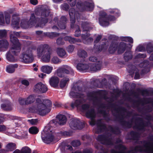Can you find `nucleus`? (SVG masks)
Segmentation results:
<instances>
[{
    "instance_id": "obj_1",
    "label": "nucleus",
    "mask_w": 153,
    "mask_h": 153,
    "mask_svg": "<svg viewBox=\"0 0 153 153\" xmlns=\"http://www.w3.org/2000/svg\"><path fill=\"white\" fill-rule=\"evenodd\" d=\"M85 102V101L83 98L79 97L76 99L74 102L71 104V106L73 108L76 106L78 109L82 112L86 111V116L91 119V121L90 122V125H94L95 123V121L93 119L95 116L94 110L93 109L88 110L89 106L87 104H83Z\"/></svg>"
},
{
    "instance_id": "obj_2",
    "label": "nucleus",
    "mask_w": 153,
    "mask_h": 153,
    "mask_svg": "<svg viewBox=\"0 0 153 153\" xmlns=\"http://www.w3.org/2000/svg\"><path fill=\"white\" fill-rule=\"evenodd\" d=\"M49 10H43L42 13L41 19H38V17L36 19L34 16L32 14L28 23L22 22L21 24V27L25 29L28 28L35 25V24L37 23L39 24L38 26L42 27L48 22L47 17L49 15Z\"/></svg>"
},
{
    "instance_id": "obj_3",
    "label": "nucleus",
    "mask_w": 153,
    "mask_h": 153,
    "mask_svg": "<svg viewBox=\"0 0 153 153\" xmlns=\"http://www.w3.org/2000/svg\"><path fill=\"white\" fill-rule=\"evenodd\" d=\"M20 35L18 32H11L10 35L11 42L13 43V45L7 53V59L9 61L13 62L15 61L14 55H17L20 51V44L16 38Z\"/></svg>"
},
{
    "instance_id": "obj_4",
    "label": "nucleus",
    "mask_w": 153,
    "mask_h": 153,
    "mask_svg": "<svg viewBox=\"0 0 153 153\" xmlns=\"http://www.w3.org/2000/svg\"><path fill=\"white\" fill-rule=\"evenodd\" d=\"M70 94L71 96L85 95H89L90 96H105L109 94L108 92L106 91H99L95 92H90L87 88L77 87L75 89L74 88H72Z\"/></svg>"
},
{
    "instance_id": "obj_5",
    "label": "nucleus",
    "mask_w": 153,
    "mask_h": 153,
    "mask_svg": "<svg viewBox=\"0 0 153 153\" xmlns=\"http://www.w3.org/2000/svg\"><path fill=\"white\" fill-rule=\"evenodd\" d=\"M36 102L38 104L37 110L39 114L44 115L50 111V108L52 105L50 100L46 99L42 101L40 99L37 98Z\"/></svg>"
},
{
    "instance_id": "obj_6",
    "label": "nucleus",
    "mask_w": 153,
    "mask_h": 153,
    "mask_svg": "<svg viewBox=\"0 0 153 153\" xmlns=\"http://www.w3.org/2000/svg\"><path fill=\"white\" fill-rule=\"evenodd\" d=\"M143 146H136L134 149L131 150L132 153H136L137 152H143L144 153H153V143H148L143 142L142 143Z\"/></svg>"
},
{
    "instance_id": "obj_7",
    "label": "nucleus",
    "mask_w": 153,
    "mask_h": 153,
    "mask_svg": "<svg viewBox=\"0 0 153 153\" xmlns=\"http://www.w3.org/2000/svg\"><path fill=\"white\" fill-rule=\"evenodd\" d=\"M55 134L51 129L45 127L42 133V138L46 143H49L52 141L55 138Z\"/></svg>"
},
{
    "instance_id": "obj_8",
    "label": "nucleus",
    "mask_w": 153,
    "mask_h": 153,
    "mask_svg": "<svg viewBox=\"0 0 153 153\" xmlns=\"http://www.w3.org/2000/svg\"><path fill=\"white\" fill-rule=\"evenodd\" d=\"M127 47L126 44L123 42H120L118 46V44L116 42H113L110 45L108 51L110 53H114L118 49L119 53H123Z\"/></svg>"
},
{
    "instance_id": "obj_9",
    "label": "nucleus",
    "mask_w": 153,
    "mask_h": 153,
    "mask_svg": "<svg viewBox=\"0 0 153 153\" xmlns=\"http://www.w3.org/2000/svg\"><path fill=\"white\" fill-rule=\"evenodd\" d=\"M116 19L115 17L112 16H110L109 17L105 12H102L99 18L100 24L103 26H106L109 24V21H114Z\"/></svg>"
},
{
    "instance_id": "obj_10",
    "label": "nucleus",
    "mask_w": 153,
    "mask_h": 153,
    "mask_svg": "<svg viewBox=\"0 0 153 153\" xmlns=\"http://www.w3.org/2000/svg\"><path fill=\"white\" fill-rule=\"evenodd\" d=\"M48 90L47 86L41 82L35 85L33 88V91L36 93L41 94L46 92Z\"/></svg>"
},
{
    "instance_id": "obj_11",
    "label": "nucleus",
    "mask_w": 153,
    "mask_h": 153,
    "mask_svg": "<svg viewBox=\"0 0 153 153\" xmlns=\"http://www.w3.org/2000/svg\"><path fill=\"white\" fill-rule=\"evenodd\" d=\"M20 58L24 62L28 63L32 62L33 58L31 51L27 50L23 52L20 56Z\"/></svg>"
},
{
    "instance_id": "obj_12",
    "label": "nucleus",
    "mask_w": 153,
    "mask_h": 153,
    "mask_svg": "<svg viewBox=\"0 0 153 153\" xmlns=\"http://www.w3.org/2000/svg\"><path fill=\"white\" fill-rule=\"evenodd\" d=\"M76 7L80 10L91 11L94 8V5L92 3H89L86 2L84 4L81 2H79L77 3L76 4Z\"/></svg>"
},
{
    "instance_id": "obj_13",
    "label": "nucleus",
    "mask_w": 153,
    "mask_h": 153,
    "mask_svg": "<svg viewBox=\"0 0 153 153\" xmlns=\"http://www.w3.org/2000/svg\"><path fill=\"white\" fill-rule=\"evenodd\" d=\"M140 68H142L141 72H140L141 75L146 74L150 71L151 65L147 61H145L141 63L139 65Z\"/></svg>"
},
{
    "instance_id": "obj_14",
    "label": "nucleus",
    "mask_w": 153,
    "mask_h": 153,
    "mask_svg": "<svg viewBox=\"0 0 153 153\" xmlns=\"http://www.w3.org/2000/svg\"><path fill=\"white\" fill-rule=\"evenodd\" d=\"M69 125L70 127L74 129H81L83 127V124L79 120L74 119L70 122Z\"/></svg>"
},
{
    "instance_id": "obj_15",
    "label": "nucleus",
    "mask_w": 153,
    "mask_h": 153,
    "mask_svg": "<svg viewBox=\"0 0 153 153\" xmlns=\"http://www.w3.org/2000/svg\"><path fill=\"white\" fill-rule=\"evenodd\" d=\"M6 34L5 30H0V38L4 36ZM8 44L6 40H0V50L2 51L7 48Z\"/></svg>"
},
{
    "instance_id": "obj_16",
    "label": "nucleus",
    "mask_w": 153,
    "mask_h": 153,
    "mask_svg": "<svg viewBox=\"0 0 153 153\" xmlns=\"http://www.w3.org/2000/svg\"><path fill=\"white\" fill-rule=\"evenodd\" d=\"M117 151L112 150L111 153H128L127 151L126 147L121 143H119L116 148Z\"/></svg>"
},
{
    "instance_id": "obj_17",
    "label": "nucleus",
    "mask_w": 153,
    "mask_h": 153,
    "mask_svg": "<svg viewBox=\"0 0 153 153\" xmlns=\"http://www.w3.org/2000/svg\"><path fill=\"white\" fill-rule=\"evenodd\" d=\"M59 82V78L56 76H52L50 79L49 82L50 85L52 87H56L58 86Z\"/></svg>"
},
{
    "instance_id": "obj_18",
    "label": "nucleus",
    "mask_w": 153,
    "mask_h": 153,
    "mask_svg": "<svg viewBox=\"0 0 153 153\" xmlns=\"http://www.w3.org/2000/svg\"><path fill=\"white\" fill-rule=\"evenodd\" d=\"M51 52L48 49L45 52L42 58V61L45 62H48L50 60V55Z\"/></svg>"
},
{
    "instance_id": "obj_19",
    "label": "nucleus",
    "mask_w": 153,
    "mask_h": 153,
    "mask_svg": "<svg viewBox=\"0 0 153 153\" xmlns=\"http://www.w3.org/2000/svg\"><path fill=\"white\" fill-rule=\"evenodd\" d=\"M53 69V68L52 66L48 65L42 66L41 68V71L47 74L51 73Z\"/></svg>"
},
{
    "instance_id": "obj_20",
    "label": "nucleus",
    "mask_w": 153,
    "mask_h": 153,
    "mask_svg": "<svg viewBox=\"0 0 153 153\" xmlns=\"http://www.w3.org/2000/svg\"><path fill=\"white\" fill-rule=\"evenodd\" d=\"M48 50L45 46L41 45L39 47L37 50V55L39 57H41L42 55L44 54L45 52Z\"/></svg>"
},
{
    "instance_id": "obj_21",
    "label": "nucleus",
    "mask_w": 153,
    "mask_h": 153,
    "mask_svg": "<svg viewBox=\"0 0 153 153\" xmlns=\"http://www.w3.org/2000/svg\"><path fill=\"white\" fill-rule=\"evenodd\" d=\"M147 51L148 53H150L153 52L151 54L150 57L149 59L150 60H153V42H150L147 45Z\"/></svg>"
},
{
    "instance_id": "obj_22",
    "label": "nucleus",
    "mask_w": 153,
    "mask_h": 153,
    "mask_svg": "<svg viewBox=\"0 0 153 153\" xmlns=\"http://www.w3.org/2000/svg\"><path fill=\"white\" fill-rule=\"evenodd\" d=\"M56 120L60 125H63L66 122V117L64 115L59 114L56 117Z\"/></svg>"
},
{
    "instance_id": "obj_23",
    "label": "nucleus",
    "mask_w": 153,
    "mask_h": 153,
    "mask_svg": "<svg viewBox=\"0 0 153 153\" xmlns=\"http://www.w3.org/2000/svg\"><path fill=\"white\" fill-rule=\"evenodd\" d=\"M98 140L102 141H104V142L102 143L103 144L111 145L112 143L111 140L104 137L102 135L99 136L98 137Z\"/></svg>"
},
{
    "instance_id": "obj_24",
    "label": "nucleus",
    "mask_w": 153,
    "mask_h": 153,
    "mask_svg": "<svg viewBox=\"0 0 153 153\" xmlns=\"http://www.w3.org/2000/svg\"><path fill=\"white\" fill-rule=\"evenodd\" d=\"M89 66L91 71H96L100 70L101 67V62H99L98 63L97 65L95 64H93Z\"/></svg>"
},
{
    "instance_id": "obj_25",
    "label": "nucleus",
    "mask_w": 153,
    "mask_h": 153,
    "mask_svg": "<svg viewBox=\"0 0 153 153\" xmlns=\"http://www.w3.org/2000/svg\"><path fill=\"white\" fill-rule=\"evenodd\" d=\"M69 15L70 16L71 23L74 24L75 20V10L74 8H71L69 10Z\"/></svg>"
},
{
    "instance_id": "obj_26",
    "label": "nucleus",
    "mask_w": 153,
    "mask_h": 153,
    "mask_svg": "<svg viewBox=\"0 0 153 153\" xmlns=\"http://www.w3.org/2000/svg\"><path fill=\"white\" fill-rule=\"evenodd\" d=\"M89 68V66L88 65L81 62L79 63L77 66V69L81 71L85 70Z\"/></svg>"
},
{
    "instance_id": "obj_27",
    "label": "nucleus",
    "mask_w": 153,
    "mask_h": 153,
    "mask_svg": "<svg viewBox=\"0 0 153 153\" xmlns=\"http://www.w3.org/2000/svg\"><path fill=\"white\" fill-rule=\"evenodd\" d=\"M89 36L88 34H87L86 36L85 34H83L82 35V37L83 42L85 44H87L92 42L93 39L91 38H88Z\"/></svg>"
},
{
    "instance_id": "obj_28",
    "label": "nucleus",
    "mask_w": 153,
    "mask_h": 153,
    "mask_svg": "<svg viewBox=\"0 0 153 153\" xmlns=\"http://www.w3.org/2000/svg\"><path fill=\"white\" fill-rule=\"evenodd\" d=\"M56 52L58 55L60 57H63L66 56V53L65 51L62 48H58L56 50Z\"/></svg>"
},
{
    "instance_id": "obj_29",
    "label": "nucleus",
    "mask_w": 153,
    "mask_h": 153,
    "mask_svg": "<svg viewBox=\"0 0 153 153\" xmlns=\"http://www.w3.org/2000/svg\"><path fill=\"white\" fill-rule=\"evenodd\" d=\"M17 67V64L9 65L7 67L6 71L9 73H12L14 71L15 68H16Z\"/></svg>"
},
{
    "instance_id": "obj_30",
    "label": "nucleus",
    "mask_w": 153,
    "mask_h": 153,
    "mask_svg": "<svg viewBox=\"0 0 153 153\" xmlns=\"http://www.w3.org/2000/svg\"><path fill=\"white\" fill-rule=\"evenodd\" d=\"M61 68L64 73L69 74L73 71L71 68L68 65H64Z\"/></svg>"
},
{
    "instance_id": "obj_31",
    "label": "nucleus",
    "mask_w": 153,
    "mask_h": 153,
    "mask_svg": "<svg viewBox=\"0 0 153 153\" xmlns=\"http://www.w3.org/2000/svg\"><path fill=\"white\" fill-rule=\"evenodd\" d=\"M108 12L110 13L115 14V15L117 17L120 15V12L117 9H110L108 10Z\"/></svg>"
},
{
    "instance_id": "obj_32",
    "label": "nucleus",
    "mask_w": 153,
    "mask_h": 153,
    "mask_svg": "<svg viewBox=\"0 0 153 153\" xmlns=\"http://www.w3.org/2000/svg\"><path fill=\"white\" fill-rule=\"evenodd\" d=\"M132 54L131 52H126L125 53L124 58L126 61L130 60L132 58Z\"/></svg>"
},
{
    "instance_id": "obj_33",
    "label": "nucleus",
    "mask_w": 153,
    "mask_h": 153,
    "mask_svg": "<svg viewBox=\"0 0 153 153\" xmlns=\"http://www.w3.org/2000/svg\"><path fill=\"white\" fill-rule=\"evenodd\" d=\"M39 131L38 128L35 126L32 127L29 129L30 133L32 134H36L38 133Z\"/></svg>"
},
{
    "instance_id": "obj_34",
    "label": "nucleus",
    "mask_w": 153,
    "mask_h": 153,
    "mask_svg": "<svg viewBox=\"0 0 153 153\" xmlns=\"http://www.w3.org/2000/svg\"><path fill=\"white\" fill-rule=\"evenodd\" d=\"M68 81L69 79L68 78L66 77L62 79L60 82V87L62 88H64L66 84Z\"/></svg>"
},
{
    "instance_id": "obj_35",
    "label": "nucleus",
    "mask_w": 153,
    "mask_h": 153,
    "mask_svg": "<svg viewBox=\"0 0 153 153\" xmlns=\"http://www.w3.org/2000/svg\"><path fill=\"white\" fill-rule=\"evenodd\" d=\"M120 39L121 40L123 41L128 42L132 43H133V39L130 37H121Z\"/></svg>"
},
{
    "instance_id": "obj_36",
    "label": "nucleus",
    "mask_w": 153,
    "mask_h": 153,
    "mask_svg": "<svg viewBox=\"0 0 153 153\" xmlns=\"http://www.w3.org/2000/svg\"><path fill=\"white\" fill-rule=\"evenodd\" d=\"M61 20L62 21V22L58 26L60 29H64L65 28V22L66 21V19L65 16H62L61 18Z\"/></svg>"
},
{
    "instance_id": "obj_37",
    "label": "nucleus",
    "mask_w": 153,
    "mask_h": 153,
    "mask_svg": "<svg viewBox=\"0 0 153 153\" xmlns=\"http://www.w3.org/2000/svg\"><path fill=\"white\" fill-rule=\"evenodd\" d=\"M6 148L8 151H12L15 149V145L13 143H9L7 145Z\"/></svg>"
},
{
    "instance_id": "obj_38",
    "label": "nucleus",
    "mask_w": 153,
    "mask_h": 153,
    "mask_svg": "<svg viewBox=\"0 0 153 153\" xmlns=\"http://www.w3.org/2000/svg\"><path fill=\"white\" fill-rule=\"evenodd\" d=\"M82 26L83 29V32L89 30L90 29H91L88 23L87 22L83 23L82 24Z\"/></svg>"
},
{
    "instance_id": "obj_39",
    "label": "nucleus",
    "mask_w": 153,
    "mask_h": 153,
    "mask_svg": "<svg viewBox=\"0 0 153 153\" xmlns=\"http://www.w3.org/2000/svg\"><path fill=\"white\" fill-rule=\"evenodd\" d=\"M64 73L62 71V70L61 68H59L56 71L55 74L59 77H62L64 76Z\"/></svg>"
},
{
    "instance_id": "obj_40",
    "label": "nucleus",
    "mask_w": 153,
    "mask_h": 153,
    "mask_svg": "<svg viewBox=\"0 0 153 153\" xmlns=\"http://www.w3.org/2000/svg\"><path fill=\"white\" fill-rule=\"evenodd\" d=\"M16 20L14 21V19H12V25L14 28H18L19 27V22L18 19H16V18L15 19Z\"/></svg>"
},
{
    "instance_id": "obj_41",
    "label": "nucleus",
    "mask_w": 153,
    "mask_h": 153,
    "mask_svg": "<svg viewBox=\"0 0 153 153\" xmlns=\"http://www.w3.org/2000/svg\"><path fill=\"white\" fill-rule=\"evenodd\" d=\"M142 93L143 95H153V89L150 90H144L142 91Z\"/></svg>"
},
{
    "instance_id": "obj_42",
    "label": "nucleus",
    "mask_w": 153,
    "mask_h": 153,
    "mask_svg": "<svg viewBox=\"0 0 153 153\" xmlns=\"http://www.w3.org/2000/svg\"><path fill=\"white\" fill-rule=\"evenodd\" d=\"M61 62V60L57 56H53L51 60V62L54 64H59Z\"/></svg>"
},
{
    "instance_id": "obj_43",
    "label": "nucleus",
    "mask_w": 153,
    "mask_h": 153,
    "mask_svg": "<svg viewBox=\"0 0 153 153\" xmlns=\"http://www.w3.org/2000/svg\"><path fill=\"white\" fill-rule=\"evenodd\" d=\"M78 55L80 57L84 58L87 56V53L83 50H80L78 51Z\"/></svg>"
},
{
    "instance_id": "obj_44",
    "label": "nucleus",
    "mask_w": 153,
    "mask_h": 153,
    "mask_svg": "<svg viewBox=\"0 0 153 153\" xmlns=\"http://www.w3.org/2000/svg\"><path fill=\"white\" fill-rule=\"evenodd\" d=\"M34 96H29L26 99V104H28L33 102L35 100Z\"/></svg>"
},
{
    "instance_id": "obj_45",
    "label": "nucleus",
    "mask_w": 153,
    "mask_h": 153,
    "mask_svg": "<svg viewBox=\"0 0 153 153\" xmlns=\"http://www.w3.org/2000/svg\"><path fill=\"white\" fill-rule=\"evenodd\" d=\"M145 50L144 47L142 45H139L136 48L135 51L136 52H142Z\"/></svg>"
},
{
    "instance_id": "obj_46",
    "label": "nucleus",
    "mask_w": 153,
    "mask_h": 153,
    "mask_svg": "<svg viewBox=\"0 0 153 153\" xmlns=\"http://www.w3.org/2000/svg\"><path fill=\"white\" fill-rule=\"evenodd\" d=\"M30 150L27 147H25L23 148L21 151V153H30Z\"/></svg>"
},
{
    "instance_id": "obj_47",
    "label": "nucleus",
    "mask_w": 153,
    "mask_h": 153,
    "mask_svg": "<svg viewBox=\"0 0 153 153\" xmlns=\"http://www.w3.org/2000/svg\"><path fill=\"white\" fill-rule=\"evenodd\" d=\"M64 39L65 40L68 41L71 43H74L76 41L74 38L69 36H65V37Z\"/></svg>"
},
{
    "instance_id": "obj_48",
    "label": "nucleus",
    "mask_w": 153,
    "mask_h": 153,
    "mask_svg": "<svg viewBox=\"0 0 153 153\" xmlns=\"http://www.w3.org/2000/svg\"><path fill=\"white\" fill-rule=\"evenodd\" d=\"M71 144L74 147H76L80 145V143L79 140H74L71 142Z\"/></svg>"
},
{
    "instance_id": "obj_49",
    "label": "nucleus",
    "mask_w": 153,
    "mask_h": 153,
    "mask_svg": "<svg viewBox=\"0 0 153 153\" xmlns=\"http://www.w3.org/2000/svg\"><path fill=\"white\" fill-rule=\"evenodd\" d=\"M97 126L98 128L100 129V130H102V128H104L105 127V126L102 123L101 121H100L98 122Z\"/></svg>"
},
{
    "instance_id": "obj_50",
    "label": "nucleus",
    "mask_w": 153,
    "mask_h": 153,
    "mask_svg": "<svg viewBox=\"0 0 153 153\" xmlns=\"http://www.w3.org/2000/svg\"><path fill=\"white\" fill-rule=\"evenodd\" d=\"M28 121L30 122L33 125H36L38 122V120L37 119H32L30 120H28Z\"/></svg>"
},
{
    "instance_id": "obj_51",
    "label": "nucleus",
    "mask_w": 153,
    "mask_h": 153,
    "mask_svg": "<svg viewBox=\"0 0 153 153\" xmlns=\"http://www.w3.org/2000/svg\"><path fill=\"white\" fill-rule=\"evenodd\" d=\"M0 23L1 24L4 23V16L3 14L2 13H0Z\"/></svg>"
},
{
    "instance_id": "obj_52",
    "label": "nucleus",
    "mask_w": 153,
    "mask_h": 153,
    "mask_svg": "<svg viewBox=\"0 0 153 153\" xmlns=\"http://www.w3.org/2000/svg\"><path fill=\"white\" fill-rule=\"evenodd\" d=\"M22 84L26 86H27L29 85L30 83L29 81L26 79H23L21 81Z\"/></svg>"
},
{
    "instance_id": "obj_53",
    "label": "nucleus",
    "mask_w": 153,
    "mask_h": 153,
    "mask_svg": "<svg viewBox=\"0 0 153 153\" xmlns=\"http://www.w3.org/2000/svg\"><path fill=\"white\" fill-rule=\"evenodd\" d=\"M8 129V127H6L4 126L0 125V131H7Z\"/></svg>"
},
{
    "instance_id": "obj_54",
    "label": "nucleus",
    "mask_w": 153,
    "mask_h": 153,
    "mask_svg": "<svg viewBox=\"0 0 153 153\" xmlns=\"http://www.w3.org/2000/svg\"><path fill=\"white\" fill-rule=\"evenodd\" d=\"M74 49V47L73 45H69L67 48V50L69 53H71L73 51Z\"/></svg>"
},
{
    "instance_id": "obj_55",
    "label": "nucleus",
    "mask_w": 153,
    "mask_h": 153,
    "mask_svg": "<svg viewBox=\"0 0 153 153\" xmlns=\"http://www.w3.org/2000/svg\"><path fill=\"white\" fill-rule=\"evenodd\" d=\"M19 103L21 105L27 104H26V100H25L24 99L20 98L19 100Z\"/></svg>"
},
{
    "instance_id": "obj_56",
    "label": "nucleus",
    "mask_w": 153,
    "mask_h": 153,
    "mask_svg": "<svg viewBox=\"0 0 153 153\" xmlns=\"http://www.w3.org/2000/svg\"><path fill=\"white\" fill-rule=\"evenodd\" d=\"M68 3L71 6L75 5L76 3V0H67Z\"/></svg>"
},
{
    "instance_id": "obj_57",
    "label": "nucleus",
    "mask_w": 153,
    "mask_h": 153,
    "mask_svg": "<svg viewBox=\"0 0 153 153\" xmlns=\"http://www.w3.org/2000/svg\"><path fill=\"white\" fill-rule=\"evenodd\" d=\"M5 19L6 23L8 24L10 23V16L9 15H7L5 16Z\"/></svg>"
},
{
    "instance_id": "obj_58",
    "label": "nucleus",
    "mask_w": 153,
    "mask_h": 153,
    "mask_svg": "<svg viewBox=\"0 0 153 153\" xmlns=\"http://www.w3.org/2000/svg\"><path fill=\"white\" fill-rule=\"evenodd\" d=\"M138 70L136 69L134 70V72H135V74L134 76V78L135 79H138L140 77V74L138 73Z\"/></svg>"
},
{
    "instance_id": "obj_59",
    "label": "nucleus",
    "mask_w": 153,
    "mask_h": 153,
    "mask_svg": "<svg viewBox=\"0 0 153 153\" xmlns=\"http://www.w3.org/2000/svg\"><path fill=\"white\" fill-rule=\"evenodd\" d=\"M146 56V55L145 54H142L141 53H139L135 56L136 58H145Z\"/></svg>"
},
{
    "instance_id": "obj_60",
    "label": "nucleus",
    "mask_w": 153,
    "mask_h": 153,
    "mask_svg": "<svg viewBox=\"0 0 153 153\" xmlns=\"http://www.w3.org/2000/svg\"><path fill=\"white\" fill-rule=\"evenodd\" d=\"M62 7L63 10H67L68 9L69 6L67 4H65L62 5Z\"/></svg>"
},
{
    "instance_id": "obj_61",
    "label": "nucleus",
    "mask_w": 153,
    "mask_h": 153,
    "mask_svg": "<svg viewBox=\"0 0 153 153\" xmlns=\"http://www.w3.org/2000/svg\"><path fill=\"white\" fill-rule=\"evenodd\" d=\"M89 60L91 62H95L97 61V58L94 56H91L89 58Z\"/></svg>"
},
{
    "instance_id": "obj_62",
    "label": "nucleus",
    "mask_w": 153,
    "mask_h": 153,
    "mask_svg": "<svg viewBox=\"0 0 153 153\" xmlns=\"http://www.w3.org/2000/svg\"><path fill=\"white\" fill-rule=\"evenodd\" d=\"M119 93V91L118 89H114L113 91V92L112 93H111V94H118Z\"/></svg>"
},
{
    "instance_id": "obj_63",
    "label": "nucleus",
    "mask_w": 153,
    "mask_h": 153,
    "mask_svg": "<svg viewBox=\"0 0 153 153\" xmlns=\"http://www.w3.org/2000/svg\"><path fill=\"white\" fill-rule=\"evenodd\" d=\"M30 2L32 4L35 5L38 3L37 0H30Z\"/></svg>"
},
{
    "instance_id": "obj_64",
    "label": "nucleus",
    "mask_w": 153,
    "mask_h": 153,
    "mask_svg": "<svg viewBox=\"0 0 153 153\" xmlns=\"http://www.w3.org/2000/svg\"><path fill=\"white\" fill-rule=\"evenodd\" d=\"M80 31L79 29L76 31L75 34V35L76 36H78L80 34Z\"/></svg>"
}]
</instances>
